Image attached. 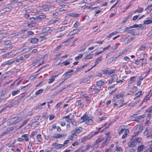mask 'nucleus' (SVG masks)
I'll return each mask as SVG.
<instances>
[{
    "mask_svg": "<svg viewBox=\"0 0 152 152\" xmlns=\"http://www.w3.org/2000/svg\"><path fill=\"white\" fill-rule=\"evenodd\" d=\"M81 118L83 120L82 122H85L86 124L89 125H91L93 124V121L92 119L86 115L81 117Z\"/></svg>",
    "mask_w": 152,
    "mask_h": 152,
    "instance_id": "obj_1",
    "label": "nucleus"
},
{
    "mask_svg": "<svg viewBox=\"0 0 152 152\" xmlns=\"http://www.w3.org/2000/svg\"><path fill=\"white\" fill-rule=\"evenodd\" d=\"M52 146L56 149H59L63 147L62 144H59L57 142H55L53 144Z\"/></svg>",
    "mask_w": 152,
    "mask_h": 152,
    "instance_id": "obj_2",
    "label": "nucleus"
},
{
    "mask_svg": "<svg viewBox=\"0 0 152 152\" xmlns=\"http://www.w3.org/2000/svg\"><path fill=\"white\" fill-rule=\"evenodd\" d=\"M145 115L146 114H144L141 115H139L137 117H136L135 118L134 120L137 122L140 123V122L141 119L142 118L145 117Z\"/></svg>",
    "mask_w": 152,
    "mask_h": 152,
    "instance_id": "obj_3",
    "label": "nucleus"
},
{
    "mask_svg": "<svg viewBox=\"0 0 152 152\" xmlns=\"http://www.w3.org/2000/svg\"><path fill=\"white\" fill-rule=\"evenodd\" d=\"M134 137H132V138L136 144L142 142V139L141 138L138 137H135L134 138Z\"/></svg>",
    "mask_w": 152,
    "mask_h": 152,
    "instance_id": "obj_4",
    "label": "nucleus"
},
{
    "mask_svg": "<svg viewBox=\"0 0 152 152\" xmlns=\"http://www.w3.org/2000/svg\"><path fill=\"white\" fill-rule=\"evenodd\" d=\"M13 8V7L12 6H10L8 7L4 8L3 9L1 10L0 11V12L3 11V13H5L7 12L10 11Z\"/></svg>",
    "mask_w": 152,
    "mask_h": 152,
    "instance_id": "obj_5",
    "label": "nucleus"
},
{
    "mask_svg": "<svg viewBox=\"0 0 152 152\" xmlns=\"http://www.w3.org/2000/svg\"><path fill=\"white\" fill-rule=\"evenodd\" d=\"M130 140L131 141H129L128 143V147H134L136 145V144L133 140H132V141L131 140Z\"/></svg>",
    "mask_w": 152,
    "mask_h": 152,
    "instance_id": "obj_6",
    "label": "nucleus"
},
{
    "mask_svg": "<svg viewBox=\"0 0 152 152\" xmlns=\"http://www.w3.org/2000/svg\"><path fill=\"white\" fill-rule=\"evenodd\" d=\"M46 15H42L37 16L36 17H33L31 19H33L34 20H37V19H43L45 18Z\"/></svg>",
    "mask_w": 152,
    "mask_h": 152,
    "instance_id": "obj_7",
    "label": "nucleus"
},
{
    "mask_svg": "<svg viewBox=\"0 0 152 152\" xmlns=\"http://www.w3.org/2000/svg\"><path fill=\"white\" fill-rule=\"evenodd\" d=\"M152 23V20H151L150 18H148L146 20L143 21V23L144 24L148 25Z\"/></svg>",
    "mask_w": 152,
    "mask_h": 152,
    "instance_id": "obj_8",
    "label": "nucleus"
},
{
    "mask_svg": "<svg viewBox=\"0 0 152 152\" xmlns=\"http://www.w3.org/2000/svg\"><path fill=\"white\" fill-rule=\"evenodd\" d=\"M39 41V39L37 38H33L30 39V42L33 44L37 43Z\"/></svg>",
    "mask_w": 152,
    "mask_h": 152,
    "instance_id": "obj_9",
    "label": "nucleus"
},
{
    "mask_svg": "<svg viewBox=\"0 0 152 152\" xmlns=\"http://www.w3.org/2000/svg\"><path fill=\"white\" fill-rule=\"evenodd\" d=\"M115 152H123V149L119 146H116L115 147Z\"/></svg>",
    "mask_w": 152,
    "mask_h": 152,
    "instance_id": "obj_10",
    "label": "nucleus"
},
{
    "mask_svg": "<svg viewBox=\"0 0 152 152\" xmlns=\"http://www.w3.org/2000/svg\"><path fill=\"white\" fill-rule=\"evenodd\" d=\"M93 137L92 135L90 133L87 136H86L84 138L82 139V140L83 141L88 140L91 139Z\"/></svg>",
    "mask_w": 152,
    "mask_h": 152,
    "instance_id": "obj_11",
    "label": "nucleus"
},
{
    "mask_svg": "<svg viewBox=\"0 0 152 152\" xmlns=\"http://www.w3.org/2000/svg\"><path fill=\"white\" fill-rule=\"evenodd\" d=\"M134 39V37H131L125 39L124 41L126 43H128L132 41Z\"/></svg>",
    "mask_w": 152,
    "mask_h": 152,
    "instance_id": "obj_12",
    "label": "nucleus"
},
{
    "mask_svg": "<svg viewBox=\"0 0 152 152\" xmlns=\"http://www.w3.org/2000/svg\"><path fill=\"white\" fill-rule=\"evenodd\" d=\"M93 56V54L89 53L87 55L86 57L85 58L84 60H85L84 61L88 60L89 59L91 58Z\"/></svg>",
    "mask_w": 152,
    "mask_h": 152,
    "instance_id": "obj_13",
    "label": "nucleus"
},
{
    "mask_svg": "<svg viewBox=\"0 0 152 152\" xmlns=\"http://www.w3.org/2000/svg\"><path fill=\"white\" fill-rule=\"evenodd\" d=\"M56 139L59 138L61 137H65L66 136V134H56Z\"/></svg>",
    "mask_w": 152,
    "mask_h": 152,
    "instance_id": "obj_14",
    "label": "nucleus"
},
{
    "mask_svg": "<svg viewBox=\"0 0 152 152\" xmlns=\"http://www.w3.org/2000/svg\"><path fill=\"white\" fill-rule=\"evenodd\" d=\"M142 129H140L139 130L136 132H134V135H132V137H135L136 136H137L138 134H139L140 133L142 132Z\"/></svg>",
    "mask_w": 152,
    "mask_h": 152,
    "instance_id": "obj_15",
    "label": "nucleus"
},
{
    "mask_svg": "<svg viewBox=\"0 0 152 152\" xmlns=\"http://www.w3.org/2000/svg\"><path fill=\"white\" fill-rule=\"evenodd\" d=\"M28 134H23L21 135V137H23L24 138L26 142H28L29 141V138L28 137Z\"/></svg>",
    "mask_w": 152,
    "mask_h": 152,
    "instance_id": "obj_16",
    "label": "nucleus"
},
{
    "mask_svg": "<svg viewBox=\"0 0 152 152\" xmlns=\"http://www.w3.org/2000/svg\"><path fill=\"white\" fill-rule=\"evenodd\" d=\"M96 84L97 86L101 87V86L103 85L104 84V82L102 80H100L97 81Z\"/></svg>",
    "mask_w": 152,
    "mask_h": 152,
    "instance_id": "obj_17",
    "label": "nucleus"
},
{
    "mask_svg": "<svg viewBox=\"0 0 152 152\" xmlns=\"http://www.w3.org/2000/svg\"><path fill=\"white\" fill-rule=\"evenodd\" d=\"M83 128L81 127H79L75 129L74 131L77 133H79L82 131Z\"/></svg>",
    "mask_w": 152,
    "mask_h": 152,
    "instance_id": "obj_18",
    "label": "nucleus"
},
{
    "mask_svg": "<svg viewBox=\"0 0 152 152\" xmlns=\"http://www.w3.org/2000/svg\"><path fill=\"white\" fill-rule=\"evenodd\" d=\"M144 147L145 146L143 145L139 146L137 148V152H140L142 151Z\"/></svg>",
    "mask_w": 152,
    "mask_h": 152,
    "instance_id": "obj_19",
    "label": "nucleus"
},
{
    "mask_svg": "<svg viewBox=\"0 0 152 152\" xmlns=\"http://www.w3.org/2000/svg\"><path fill=\"white\" fill-rule=\"evenodd\" d=\"M102 56H101L97 58L95 62L96 64H98L101 62L102 60Z\"/></svg>",
    "mask_w": 152,
    "mask_h": 152,
    "instance_id": "obj_20",
    "label": "nucleus"
},
{
    "mask_svg": "<svg viewBox=\"0 0 152 152\" xmlns=\"http://www.w3.org/2000/svg\"><path fill=\"white\" fill-rule=\"evenodd\" d=\"M90 79L89 77H86V78H82L80 79L81 83H86Z\"/></svg>",
    "mask_w": 152,
    "mask_h": 152,
    "instance_id": "obj_21",
    "label": "nucleus"
},
{
    "mask_svg": "<svg viewBox=\"0 0 152 152\" xmlns=\"http://www.w3.org/2000/svg\"><path fill=\"white\" fill-rule=\"evenodd\" d=\"M115 70H110V71H109L108 74L111 76H114L115 74Z\"/></svg>",
    "mask_w": 152,
    "mask_h": 152,
    "instance_id": "obj_22",
    "label": "nucleus"
},
{
    "mask_svg": "<svg viewBox=\"0 0 152 152\" xmlns=\"http://www.w3.org/2000/svg\"><path fill=\"white\" fill-rule=\"evenodd\" d=\"M108 138H106L102 144V146H104L105 145H107L108 143Z\"/></svg>",
    "mask_w": 152,
    "mask_h": 152,
    "instance_id": "obj_23",
    "label": "nucleus"
},
{
    "mask_svg": "<svg viewBox=\"0 0 152 152\" xmlns=\"http://www.w3.org/2000/svg\"><path fill=\"white\" fill-rule=\"evenodd\" d=\"M10 130H7L5 132H3L0 135V138H1L3 136L6 134L10 133Z\"/></svg>",
    "mask_w": 152,
    "mask_h": 152,
    "instance_id": "obj_24",
    "label": "nucleus"
},
{
    "mask_svg": "<svg viewBox=\"0 0 152 152\" xmlns=\"http://www.w3.org/2000/svg\"><path fill=\"white\" fill-rule=\"evenodd\" d=\"M45 59V57H43L41 58L39 60V64L38 66H40V65H42L45 62L44 60Z\"/></svg>",
    "mask_w": 152,
    "mask_h": 152,
    "instance_id": "obj_25",
    "label": "nucleus"
},
{
    "mask_svg": "<svg viewBox=\"0 0 152 152\" xmlns=\"http://www.w3.org/2000/svg\"><path fill=\"white\" fill-rule=\"evenodd\" d=\"M36 138L38 142H41L42 140L41 135L40 134H37Z\"/></svg>",
    "mask_w": 152,
    "mask_h": 152,
    "instance_id": "obj_26",
    "label": "nucleus"
},
{
    "mask_svg": "<svg viewBox=\"0 0 152 152\" xmlns=\"http://www.w3.org/2000/svg\"><path fill=\"white\" fill-rule=\"evenodd\" d=\"M142 92H137L135 94V95H136V97L134 98V99H137L138 98H139L140 96V95H141L142 94Z\"/></svg>",
    "mask_w": 152,
    "mask_h": 152,
    "instance_id": "obj_27",
    "label": "nucleus"
},
{
    "mask_svg": "<svg viewBox=\"0 0 152 152\" xmlns=\"http://www.w3.org/2000/svg\"><path fill=\"white\" fill-rule=\"evenodd\" d=\"M137 29H133L131 30H129V33H130L134 35L137 34H135V32L136 31H137Z\"/></svg>",
    "mask_w": 152,
    "mask_h": 152,
    "instance_id": "obj_28",
    "label": "nucleus"
},
{
    "mask_svg": "<svg viewBox=\"0 0 152 152\" xmlns=\"http://www.w3.org/2000/svg\"><path fill=\"white\" fill-rule=\"evenodd\" d=\"M129 133V131L127 129L125 130V132H124V134L122 136V138H124L126 137L127 134Z\"/></svg>",
    "mask_w": 152,
    "mask_h": 152,
    "instance_id": "obj_29",
    "label": "nucleus"
},
{
    "mask_svg": "<svg viewBox=\"0 0 152 152\" xmlns=\"http://www.w3.org/2000/svg\"><path fill=\"white\" fill-rule=\"evenodd\" d=\"M20 92V91L19 90L14 91L12 92V95L13 96H15L18 94Z\"/></svg>",
    "mask_w": 152,
    "mask_h": 152,
    "instance_id": "obj_30",
    "label": "nucleus"
},
{
    "mask_svg": "<svg viewBox=\"0 0 152 152\" xmlns=\"http://www.w3.org/2000/svg\"><path fill=\"white\" fill-rule=\"evenodd\" d=\"M69 120L70 121L71 123L72 124L75 126L77 125V123L74 119H69Z\"/></svg>",
    "mask_w": 152,
    "mask_h": 152,
    "instance_id": "obj_31",
    "label": "nucleus"
},
{
    "mask_svg": "<svg viewBox=\"0 0 152 152\" xmlns=\"http://www.w3.org/2000/svg\"><path fill=\"white\" fill-rule=\"evenodd\" d=\"M79 16V15L78 13H73L70 15V16L72 17L77 18Z\"/></svg>",
    "mask_w": 152,
    "mask_h": 152,
    "instance_id": "obj_32",
    "label": "nucleus"
},
{
    "mask_svg": "<svg viewBox=\"0 0 152 152\" xmlns=\"http://www.w3.org/2000/svg\"><path fill=\"white\" fill-rule=\"evenodd\" d=\"M54 76L51 77L49 80V81L48 82V83L50 84L53 82L54 80Z\"/></svg>",
    "mask_w": 152,
    "mask_h": 152,
    "instance_id": "obj_33",
    "label": "nucleus"
},
{
    "mask_svg": "<svg viewBox=\"0 0 152 152\" xmlns=\"http://www.w3.org/2000/svg\"><path fill=\"white\" fill-rule=\"evenodd\" d=\"M10 54H11V53H7L4 55H2V57L3 58H5L6 57L10 56H11Z\"/></svg>",
    "mask_w": 152,
    "mask_h": 152,
    "instance_id": "obj_34",
    "label": "nucleus"
},
{
    "mask_svg": "<svg viewBox=\"0 0 152 152\" xmlns=\"http://www.w3.org/2000/svg\"><path fill=\"white\" fill-rule=\"evenodd\" d=\"M64 64L65 66L69 64V61L68 60H66L65 61H63L61 64Z\"/></svg>",
    "mask_w": 152,
    "mask_h": 152,
    "instance_id": "obj_35",
    "label": "nucleus"
},
{
    "mask_svg": "<svg viewBox=\"0 0 152 152\" xmlns=\"http://www.w3.org/2000/svg\"><path fill=\"white\" fill-rule=\"evenodd\" d=\"M83 56V54H80L78 56L75 58V59L76 60H78L79 58H81Z\"/></svg>",
    "mask_w": 152,
    "mask_h": 152,
    "instance_id": "obj_36",
    "label": "nucleus"
},
{
    "mask_svg": "<svg viewBox=\"0 0 152 152\" xmlns=\"http://www.w3.org/2000/svg\"><path fill=\"white\" fill-rule=\"evenodd\" d=\"M43 91V89H41L40 90H39L35 92V94L36 95H38L42 93Z\"/></svg>",
    "mask_w": 152,
    "mask_h": 152,
    "instance_id": "obj_37",
    "label": "nucleus"
},
{
    "mask_svg": "<svg viewBox=\"0 0 152 152\" xmlns=\"http://www.w3.org/2000/svg\"><path fill=\"white\" fill-rule=\"evenodd\" d=\"M48 138H49L50 139H52L53 140H55V139H56V134L55 136H48Z\"/></svg>",
    "mask_w": 152,
    "mask_h": 152,
    "instance_id": "obj_38",
    "label": "nucleus"
},
{
    "mask_svg": "<svg viewBox=\"0 0 152 152\" xmlns=\"http://www.w3.org/2000/svg\"><path fill=\"white\" fill-rule=\"evenodd\" d=\"M67 27V26H63L62 27L58 28V30L60 31H62L65 29Z\"/></svg>",
    "mask_w": 152,
    "mask_h": 152,
    "instance_id": "obj_39",
    "label": "nucleus"
},
{
    "mask_svg": "<svg viewBox=\"0 0 152 152\" xmlns=\"http://www.w3.org/2000/svg\"><path fill=\"white\" fill-rule=\"evenodd\" d=\"M143 79V78H140L138 80L137 84V86H140L141 84V81Z\"/></svg>",
    "mask_w": 152,
    "mask_h": 152,
    "instance_id": "obj_40",
    "label": "nucleus"
},
{
    "mask_svg": "<svg viewBox=\"0 0 152 152\" xmlns=\"http://www.w3.org/2000/svg\"><path fill=\"white\" fill-rule=\"evenodd\" d=\"M57 21H58V20H50V21H49L48 22V23L49 24H53V23L57 22Z\"/></svg>",
    "mask_w": 152,
    "mask_h": 152,
    "instance_id": "obj_41",
    "label": "nucleus"
},
{
    "mask_svg": "<svg viewBox=\"0 0 152 152\" xmlns=\"http://www.w3.org/2000/svg\"><path fill=\"white\" fill-rule=\"evenodd\" d=\"M137 12L141 13L143 11V8L142 7H138V9H137Z\"/></svg>",
    "mask_w": 152,
    "mask_h": 152,
    "instance_id": "obj_42",
    "label": "nucleus"
},
{
    "mask_svg": "<svg viewBox=\"0 0 152 152\" xmlns=\"http://www.w3.org/2000/svg\"><path fill=\"white\" fill-rule=\"evenodd\" d=\"M146 47V46H142L139 48L138 50H143L145 49Z\"/></svg>",
    "mask_w": 152,
    "mask_h": 152,
    "instance_id": "obj_43",
    "label": "nucleus"
},
{
    "mask_svg": "<svg viewBox=\"0 0 152 152\" xmlns=\"http://www.w3.org/2000/svg\"><path fill=\"white\" fill-rule=\"evenodd\" d=\"M151 112H152V105L147 110H146V113L147 112L150 113Z\"/></svg>",
    "mask_w": 152,
    "mask_h": 152,
    "instance_id": "obj_44",
    "label": "nucleus"
},
{
    "mask_svg": "<svg viewBox=\"0 0 152 152\" xmlns=\"http://www.w3.org/2000/svg\"><path fill=\"white\" fill-rule=\"evenodd\" d=\"M42 106H41L40 104L37 105L36 107H34V109H39L41 110L42 109Z\"/></svg>",
    "mask_w": 152,
    "mask_h": 152,
    "instance_id": "obj_45",
    "label": "nucleus"
},
{
    "mask_svg": "<svg viewBox=\"0 0 152 152\" xmlns=\"http://www.w3.org/2000/svg\"><path fill=\"white\" fill-rule=\"evenodd\" d=\"M103 140V139L102 137H100L99 138H98L96 140L97 141V142L99 143L101 142Z\"/></svg>",
    "mask_w": 152,
    "mask_h": 152,
    "instance_id": "obj_46",
    "label": "nucleus"
},
{
    "mask_svg": "<svg viewBox=\"0 0 152 152\" xmlns=\"http://www.w3.org/2000/svg\"><path fill=\"white\" fill-rule=\"evenodd\" d=\"M74 131H72V135L73 137L75 138H76L77 137V134L75 133V132Z\"/></svg>",
    "mask_w": 152,
    "mask_h": 152,
    "instance_id": "obj_47",
    "label": "nucleus"
},
{
    "mask_svg": "<svg viewBox=\"0 0 152 152\" xmlns=\"http://www.w3.org/2000/svg\"><path fill=\"white\" fill-rule=\"evenodd\" d=\"M151 114L149 113L147 115V116L146 119V120L147 121H149L151 118Z\"/></svg>",
    "mask_w": 152,
    "mask_h": 152,
    "instance_id": "obj_48",
    "label": "nucleus"
},
{
    "mask_svg": "<svg viewBox=\"0 0 152 152\" xmlns=\"http://www.w3.org/2000/svg\"><path fill=\"white\" fill-rule=\"evenodd\" d=\"M29 84H28L26 86H25L23 87L21 89V91H23L24 90H26L28 88V87L29 86Z\"/></svg>",
    "mask_w": 152,
    "mask_h": 152,
    "instance_id": "obj_49",
    "label": "nucleus"
},
{
    "mask_svg": "<svg viewBox=\"0 0 152 152\" xmlns=\"http://www.w3.org/2000/svg\"><path fill=\"white\" fill-rule=\"evenodd\" d=\"M80 30L79 29H76L73 30L72 31L70 32L71 33L73 32V34H75L77 33Z\"/></svg>",
    "mask_w": 152,
    "mask_h": 152,
    "instance_id": "obj_50",
    "label": "nucleus"
},
{
    "mask_svg": "<svg viewBox=\"0 0 152 152\" xmlns=\"http://www.w3.org/2000/svg\"><path fill=\"white\" fill-rule=\"evenodd\" d=\"M29 118H27L26 120H24L22 123V126L25 125L26 124V123L29 121Z\"/></svg>",
    "mask_w": 152,
    "mask_h": 152,
    "instance_id": "obj_51",
    "label": "nucleus"
},
{
    "mask_svg": "<svg viewBox=\"0 0 152 152\" xmlns=\"http://www.w3.org/2000/svg\"><path fill=\"white\" fill-rule=\"evenodd\" d=\"M68 85H65L61 89L59 90L60 91V92H61L62 91H63L66 88H68Z\"/></svg>",
    "mask_w": 152,
    "mask_h": 152,
    "instance_id": "obj_52",
    "label": "nucleus"
},
{
    "mask_svg": "<svg viewBox=\"0 0 152 152\" xmlns=\"http://www.w3.org/2000/svg\"><path fill=\"white\" fill-rule=\"evenodd\" d=\"M69 22H70V21H69L66 19H65L62 22V24L64 25L66 24L69 23Z\"/></svg>",
    "mask_w": 152,
    "mask_h": 152,
    "instance_id": "obj_53",
    "label": "nucleus"
},
{
    "mask_svg": "<svg viewBox=\"0 0 152 152\" xmlns=\"http://www.w3.org/2000/svg\"><path fill=\"white\" fill-rule=\"evenodd\" d=\"M46 39V37L45 36H43L39 37V39L40 41H42L43 40L45 39Z\"/></svg>",
    "mask_w": 152,
    "mask_h": 152,
    "instance_id": "obj_54",
    "label": "nucleus"
},
{
    "mask_svg": "<svg viewBox=\"0 0 152 152\" xmlns=\"http://www.w3.org/2000/svg\"><path fill=\"white\" fill-rule=\"evenodd\" d=\"M86 50V47L85 46H83L81 47V48L80 49V52H82Z\"/></svg>",
    "mask_w": 152,
    "mask_h": 152,
    "instance_id": "obj_55",
    "label": "nucleus"
},
{
    "mask_svg": "<svg viewBox=\"0 0 152 152\" xmlns=\"http://www.w3.org/2000/svg\"><path fill=\"white\" fill-rule=\"evenodd\" d=\"M146 137L147 138L150 137L151 138H152V130L151 131L148 135Z\"/></svg>",
    "mask_w": 152,
    "mask_h": 152,
    "instance_id": "obj_56",
    "label": "nucleus"
},
{
    "mask_svg": "<svg viewBox=\"0 0 152 152\" xmlns=\"http://www.w3.org/2000/svg\"><path fill=\"white\" fill-rule=\"evenodd\" d=\"M113 53V52H111L107 53L106 55V58H107L108 57H110L112 55Z\"/></svg>",
    "mask_w": 152,
    "mask_h": 152,
    "instance_id": "obj_57",
    "label": "nucleus"
},
{
    "mask_svg": "<svg viewBox=\"0 0 152 152\" xmlns=\"http://www.w3.org/2000/svg\"><path fill=\"white\" fill-rule=\"evenodd\" d=\"M135 80V77H132L130 80V82H129L130 83V84L132 83L133 82V81Z\"/></svg>",
    "mask_w": 152,
    "mask_h": 152,
    "instance_id": "obj_58",
    "label": "nucleus"
},
{
    "mask_svg": "<svg viewBox=\"0 0 152 152\" xmlns=\"http://www.w3.org/2000/svg\"><path fill=\"white\" fill-rule=\"evenodd\" d=\"M27 34L29 36L30 35L34 34V32L31 31H29L27 32Z\"/></svg>",
    "mask_w": 152,
    "mask_h": 152,
    "instance_id": "obj_59",
    "label": "nucleus"
},
{
    "mask_svg": "<svg viewBox=\"0 0 152 152\" xmlns=\"http://www.w3.org/2000/svg\"><path fill=\"white\" fill-rule=\"evenodd\" d=\"M69 140H65L63 143V144L62 145H63V147L65 146L66 144L69 143Z\"/></svg>",
    "mask_w": 152,
    "mask_h": 152,
    "instance_id": "obj_60",
    "label": "nucleus"
},
{
    "mask_svg": "<svg viewBox=\"0 0 152 152\" xmlns=\"http://www.w3.org/2000/svg\"><path fill=\"white\" fill-rule=\"evenodd\" d=\"M115 96L116 97L117 99H120V98H121L122 96V95L121 94L116 95H115Z\"/></svg>",
    "mask_w": 152,
    "mask_h": 152,
    "instance_id": "obj_61",
    "label": "nucleus"
},
{
    "mask_svg": "<svg viewBox=\"0 0 152 152\" xmlns=\"http://www.w3.org/2000/svg\"><path fill=\"white\" fill-rule=\"evenodd\" d=\"M37 133L36 132H34L31 133V135H30V137H32L35 135Z\"/></svg>",
    "mask_w": 152,
    "mask_h": 152,
    "instance_id": "obj_62",
    "label": "nucleus"
},
{
    "mask_svg": "<svg viewBox=\"0 0 152 152\" xmlns=\"http://www.w3.org/2000/svg\"><path fill=\"white\" fill-rule=\"evenodd\" d=\"M80 24V23L78 22H76L74 24V27H76L77 26H79Z\"/></svg>",
    "mask_w": 152,
    "mask_h": 152,
    "instance_id": "obj_63",
    "label": "nucleus"
},
{
    "mask_svg": "<svg viewBox=\"0 0 152 152\" xmlns=\"http://www.w3.org/2000/svg\"><path fill=\"white\" fill-rule=\"evenodd\" d=\"M148 132H149L148 131V130H147V129H146L144 131V134L146 136L148 134Z\"/></svg>",
    "mask_w": 152,
    "mask_h": 152,
    "instance_id": "obj_64",
    "label": "nucleus"
}]
</instances>
